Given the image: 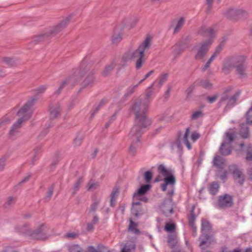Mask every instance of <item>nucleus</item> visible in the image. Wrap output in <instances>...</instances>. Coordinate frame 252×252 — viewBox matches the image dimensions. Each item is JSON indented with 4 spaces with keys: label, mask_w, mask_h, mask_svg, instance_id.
<instances>
[{
    "label": "nucleus",
    "mask_w": 252,
    "mask_h": 252,
    "mask_svg": "<svg viewBox=\"0 0 252 252\" xmlns=\"http://www.w3.org/2000/svg\"><path fill=\"white\" fill-rule=\"evenodd\" d=\"M214 164L219 168H222L225 164V160L220 156H216L214 158Z\"/></svg>",
    "instance_id": "nucleus-21"
},
{
    "label": "nucleus",
    "mask_w": 252,
    "mask_h": 252,
    "mask_svg": "<svg viewBox=\"0 0 252 252\" xmlns=\"http://www.w3.org/2000/svg\"><path fill=\"white\" fill-rule=\"evenodd\" d=\"M158 173L164 177H166L173 174L172 171L171 170L166 168L162 164L158 166Z\"/></svg>",
    "instance_id": "nucleus-18"
},
{
    "label": "nucleus",
    "mask_w": 252,
    "mask_h": 252,
    "mask_svg": "<svg viewBox=\"0 0 252 252\" xmlns=\"http://www.w3.org/2000/svg\"><path fill=\"white\" fill-rule=\"evenodd\" d=\"M97 221H98V218H97V217L95 216L94 218L92 223L94 224H95L97 222Z\"/></svg>",
    "instance_id": "nucleus-63"
},
{
    "label": "nucleus",
    "mask_w": 252,
    "mask_h": 252,
    "mask_svg": "<svg viewBox=\"0 0 252 252\" xmlns=\"http://www.w3.org/2000/svg\"><path fill=\"white\" fill-rule=\"evenodd\" d=\"M152 94V92H148L146 95L145 101L142 102L141 100L133 102L131 110L135 115V125L130 130L128 137L131 140L132 143L129 149V152L134 155L137 149V143L139 142L140 137L143 132L144 128L150 125L151 121L146 117V112Z\"/></svg>",
    "instance_id": "nucleus-1"
},
{
    "label": "nucleus",
    "mask_w": 252,
    "mask_h": 252,
    "mask_svg": "<svg viewBox=\"0 0 252 252\" xmlns=\"http://www.w3.org/2000/svg\"><path fill=\"white\" fill-rule=\"evenodd\" d=\"M249 175L251 179H252V168L250 169L249 171Z\"/></svg>",
    "instance_id": "nucleus-64"
},
{
    "label": "nucleus",
    "mask_w": 252,
    "mask_h": 252,
    "mask_svg": "<svg viewBox=\"0 0 252 252\" xmlns=\"http://www.w3.org/2000/svg\"><path fill=\"white\" fill-rule=\"evenodd\" d=\"M248 13L243 9H237V18L244 19L247 18Z\"/></svg>",
    "instance_id": "nucleus-23"
},
{
    "label": "nucleus",
    "mask_w": 252,
    "mask_h": 252,
    "mask_svg": "<svg viewBox=\"0 0 252 252\" xmlns=\"http://www.w3.org/2000/svg\"><path fill=\"white\" fill-rule=\"evenodd\" d=\"M151 188L150 185H145L142 186L138 189L137 192L134 194V201L133 202V206L131 209L132 213L137 217L140 215L141 212V207L139 202L135 201V200H139L144 202H147V198L143 196Z\"/></svg>",
    "instance_id": "nucleus-7"
},
{
    "label": "nucleus",
    "mask_w": 252,
    "mask_h": 252,
    "mask_svg": "<svg viewBox=\"0 0 252 252\" xmlns=\"http://www.w3.org/2000/svg\"><path fill=\"white\" fill-rule=\"evenodd\" d=\"M233 200L231 195L224 194L219 196L218 206L220 208H229L232 206Z\"/></svg>",
    "instance_id": "nucleus-14"
},
{
    "label": "nucleus",
    "mask_w": 252,
    "mask_h": 252,
    "mask_svg": "<svg viewBox=\"0 0 252 252\" xmlns=\"http://www.w3.org/2000/svg\"><path fill=\"white\" fill-rule=\"evenodd\" d=\"M53 193V189L52 188H50L47 192V195L45 197V199L47 200H48L50 199V197L52 195Z\"/></svg>",
    "instance_id": "nucleus-52"
},
{
    "label": "nucleus",
    "mask_w": 252,
    "mask_h": 252,
    "mask_svg": "<svg viewBox=\"0 0 252 252\" xmlns=\"http://www.w3.org/2000/svg\"><path fill=\"white\" fill-rule=\"evenodd\" d=\"M153 174L150 171H146L144 173V179L147 183H150L152 180Z\"/></svg>",
    "instance_id": "nucleus-39"
},
{
    "label": "nucleus",
    "mask_w": 252,
    "mask_h": 252,
    "mask_svg": "<svg viewBox=\"0 0 252 252\" xmlns=\"http://www.w3.org/2000/svg\"><path fill=\"white\" fill-rule=\"evenodd\" d=\"M14 202L15 199L13 197H10L7 199V200L5 204V207H8Z\"/></svg>",
    "instance_id": "nucleus-49"
},
{
    "label": "nucleus",
    "mask_w": 252,
    "mask_h": 252,
    "mask_svg": "<svg viewBox=\"0 0 252 252\" xmlns=\"http://www.w3.org/2000/svg\"><path fill=\"white\" fill-rule=\"evenodd\" d=\"M183 51V50L177 45L174 46L172 47V53L173 56L176 57L177 56L180 55Z\"/></svg>",
    "instance_id": "nucleus-32"
},
{
    "label": "nucleus",
    "mask_w": 252,
    "mask_h": 252,
    "mask_svg": "<svg viewBox=\"0 0 252 252\" xmlns=\"http://www.w3.org/2000/svg\"><path fill=\"white\" fill-rule=\"evenodd\" d=\"M0 62L1 63L6 65L8 66H14L17 65V60L10 57H2L1 59Z\"/></svg>",
    "instance_id": "nucleus-17"
},
{
    "label": "nucleus",
    "mask_w": 252,
    "mask_h": 252,
    "mask_svg": "<svg viewBox=\"0 0 252 252\" xmlns=\"http://www.w3.org/2000/svg\"><path fill=\"white\" fill-rule=\"evenodd\" d=\"M158 72L156 70H152L149 71L148 73H147L145 76L144 79H147L148 78L151 77V78H154L156 77V74H158Z\"/></svg>",
    "instance_id": "nucleus-41"
},
{
    "label": "nucleus",
    "mask_w": 252,
    "mask_h": 252,
    "mask_svg": "<svg viewBox=\"0 0 252 252\" xmlns=\"http://www.w3.org/2000/svg\"><path fill=\"white\" fill-rule=\"evenodd\" d=\"M226 177L227 173L226 172H225L223 175L220 176V179L222 180H224L226 178Z\"/></svg>",
    "instance_id": "nucleus-60"
},
{
    "label": "nucleus",
    "mask_w": 252,
    "mask_h": 252,
    "mask_svg": "<svg viewBox=\"0 0 252 252\" xmlns=\"http://www.w3.org/2000/svg\"><path fill=\"white\" fill-rule=\"evenodd\" d=\"M211 227V225L208 220L205 219L202 220V234L200 237L201 241L200 247L201 249H206L211 243V238L208 235Z\"/></svg>",
    "instance_id": "nucleus-9"
},
{
    "label": "nucleus",
    "mask_w": 252,
    "mask_h": 252,
    "mask_svg": "<svg viewBox=\"0 0 252 252\" xmlns=\"http://www.w3.org/2000/svg\"><path fill=\"white\" fill-rule=\"evenodd\" d=\"M36 99L32 98L26 102L18 112L19 119L13 125L9 134L12 135L14 134L16 129L19 128L22 124L29 120L33 113V106L35 104Z\"/></svg>",
    "instance_id": "nucleus-4"
},
{
    "label": "nucleus",
    "mask_w": 252,
    "mask_h": 252,
    "mask_svg": "<svg viewBox=\"0 0 252 252\" xmlns=\"http://www.w3.org/2000/svg\"><path fill=\"white\" fill-rule=\"evenodd\" d=\"M200 137V135L199 133L196 131H193L190 135V130L189 128H187L186 130L185 133L183 136L182 139L180 138H178L172 144L173 148H177L178 150H180L182 148V141L183 143L186 145L187 147L189 150L191 149V144L189 143V138H190L191 141L192 142H195L197 139H198Z\"/></svg>",
    "instance_id": "nucleus-8"
},
{
    "label": "nucleus",
    "mask_w": 252,
    "mask_h": 252,
    "mask_svg": "<svg viewBox=\"0 0 252 252\" xmlns=\"http://www.w3.org/2000/svg\"><path fill=\"white\" fill-rule=\"evenodd\" d=\"M236 12L237 9L229 8L226 12V15L230 18L235 19L237 18Z\"/></svg>",
    "instance_id": "nucleus-28"
},
{
    "label": "nucleus",
    "mask_w": 252,
    "mask_h": 252,
    "mask_svg": "<svg viewBox=\"0 0 252 252\" xmlns=\"http://www.w3.org/2000/svg\"><path fill=\"white\" fill-rule=\"evenodd\" d=\"M92 67V62L86 59H84L78 67L73 68L71 70L70 76L76 78L90 77L95 72Z\"/></svg>",
    "instance_id": "nucleus-6"
},
{
    "label": "nucleus",
    "mask_w": 252,
    "mask_h": 252,
    "mask_svg": "<svg viewBox=\"0 0 252 252\" xmlns=\"http://www.w3.org/2000/svg\"><path fill=\"white\" fill-rule=\"evenodd\" d=\"M169 73L168 72L164 71L162 72L159 76V79H166L168 77H169Z\"/></svg>",
    "instance_id": "nucleus-51"
},
{
    "label": "nucleus",
    "mask_w": 252,
    "mask_h": 252,
    "mask_svg": "<svg viewBox=\"0 0 252 252\" xmlns=\"http://www.w3.org/2000/svg\"><path fill=\"white\" fill-rule=\"evenodd\" d=\"M98 185L95 183L90 182L88 184V189L89 190H93L96 189Z\"/></svg>",
    "instance_id": "nucleus-48"
},
{
    "label": "nucleus",
    "mask_w": 252,
    "mask_h": 252,
    "mask_svg": "<svg viewBox=\"0 0 252 252\" xmlns=\"http://www.w3.org/2000/svg\"><path fill=\"white\" fill-rule=\"evenodd\" d=\"M199 33L208 38L204 41L201 42L194 47L196 60L203 59L208 52L216 35V31L212 27H202L199 30Z\"/></svg>",
    "instance_id": "nucleus-2"
},
{
    "label": "nucleus",
    "mask_w": 252,
    "mask_h": 252,
    "mask_svg": "<svg viewBox=\"0 0 252 252\" xmlns=\"http://www.w3.org/2000/svg\"><path fill=\"white\" fill-rule=\"evenodd\" d=\"M236 71L237 74L240 75V77H248L245 73V69L243 64L236 66Z\"/></svg>",
    "instance_id": "nucleus-25"
},
{
    "label": "nucleus",
    "mask_w": 252,
    "mask_h": 252,
    "mask_svg": "<svg viewBox=\"0 0 252 252\" xmlns=\"http://www.w3.org/2000/svg\"><path fill=\"white\" fill-rule=\"evenodd\" d=\"M5 76V72L3 71V70L0 67V77H4Z\"/></svg>",
    "instance_id": "nucleus-61"
},
{
    "label": "nucleus",
    "mask_w": 252,
    "mask_h": 252,
    "mask_svg": "<svg viewBox=\"0 0 252 252\" xmlns=\"http://www.w3.org/2000/svg\"><path fill=\"white\" fill-rule=\"evenodd\" d=\"M71 16L67 17L63 20L56 27H53L50 30V31L46 33L47 36H50L56 35L63 29L66 27L70 20Z\"/></svg>",
    "instance_id": "nucleus-13"
},
{
    "label": "nucleus",
    "mask_w": 252,
    "mask_h": 252,
    "mask_svg": "<svg viewBox=\"0 0 252 252\" xmlns=\"http://www.w3.org/2000/svg\"><path fill=\"white\" fill-rule=\"evenodd\" d=\"M121 247V252H131V251L135 249V245L132 242H127L124 246L123 244H122Z\"/></svg>",
    "instance_id": "nucleus-22"
},
{
    "label": "nucleus",
    "mask_w": 252,
    "mask_h": 252,
    "mask_svg": "<svg viewBox=\"0 0 252 252\" xmlns=\"http://www.w3.org/2000/svg\"><path fill=\"white\" fill-rule=\"evenodd\" d=\"M248 160H252V146H249L247 148V154L246 158Z\"/></svg>",
    "instance_id": "nucleus-40"
},
{
    "label": "nucleus",
    "mask_w": 252,
    "mask_h": 252,
    "mask_svg": "<svg viewBox=\"0 0 252 252\" xmlns=\"http://www.w3.org/2000/svg\"><path fill=\"white\" fill-rule=\"evenodd\" d=\"M83 140V136L82 135L77 136L74 140V146H79L81 145Z\"/></svg>",
    "instance_id": "nucleus-35"
},
{
    "label": "nucleus",
    "mask_w": 252,
    "mask_h": 252,
    "mask_svg": "<svg viewBox=\"0 0 252 252\" xmlns=\"http://www.w3.org/2000/svg\"><path fill=\"white\" fill-rule=\"evenodd\" d=\"M45 89H46V88L45 87H41L39 88L37 90V94L42 93L43 92H44V91L45 90Z\"/></svg>",
    "instance_id": "nucleus-57"
},
{
    "label": "nucleus",
    "mask_w": 252,
    "mask_h": 252,
    "mask_svg": "<svg viewBox=\"0 0 252 252\" xmlns=\"http://www.w3.org/2000/svg\"><path fill=\"white\" fill-rule=\"evenodd\" d=\"M201 85L203 88L206 89H210L212 88L213 85L209 80H202Z\"/></svg>",
    "instance_id": "nucleus-34"
},
{
    "label": "nucleus",
    "mask_w": 252,
    "mask_h": 252,
    "mask_svg": "<svg viewBox=\"0 0 252 252\" xmlns=\"http://www.w3.org/2000/svg\"><path fill=\"white\" fill-rule=\"evenodd\" d=\"M11 250V247L9 246H5L3 248L0 252H10Z\"/></svg>",
    "instance_id": "nucleus-55"
},
{
    "label": "nucleus",
    "mask_w": 252,
    "mask_h": 252,
    "mask_svg": "<svg viewBox=\"0 0 252 252\" xmlns=\"http://www.w3.org/2000/svg\"><path fill=\"white\" fill-rule=\"evenodd\" d=\"M229 170L231 172L234 177L238 180V182L241 185L245 180V177L242 172L238 170L236 165H232L229 167Z\"/></svg>",
    "instance_id": "nucleus-15"
},
{
    "label": "nucleus",
    "mask_w": 252,
    "mask_h": 252,
    "mask_svg": "<svg viewBox=\"0 0 252 252\" xmlns=\"http://www.w3.org/2000/svg\"><path fill=\"white\" fill-rule=\"evenodd\" d=\"M114 64H111L110 65H108L106 66L103 71V73L105 75L107 74L109 72H110L114 68Z\"/></svg>",
    "instance_id": "nucleus-44"
},
{
    "label": "nucleus",
    "mask_w": 252,
    "mask_h": 252,
    "mask_svg": "<svg viewBox=\"0 0 252 252\" xmlns=\"http://www.w3.org/2000/svg\"><path fill=\"white\" fill-rule=\"evenodd\" d=\"M82 183V179H79L74 184L73 189L72 193L74 194L79 189L81 183Z\"/></svg>",
    "instance_id": "nucleus-42"
},
{
    "label": "nucleus",
    "mask_w": 252,
    "mask_h": 252,
    "mask_svg": "<svg viewBox=\"0 0 252 252\" xmlns=\"http://www.w3.org/2000/svg\"><path fill=\"white\" fill-rule=\"evenodd\" d=\"M127 24V21L124 20L115 30L114 33L112 36V41L113 44H118L122 39L123 33L122 31L125 29Z\"/></svg>",
    "instance_id": "nucleus-11"
},
{
    "label": "nucleus",
    "mask_w": 252,
    "mask_h": 252,
    "mask_svg": "<svg viewBox=\"0 0 252 252\" xmlns=\"http://www.w3.org/2000/svg\"><path fill=\"white\" fill-rule=\"evenodd\" d=\"M222 46L221 44L219 45L216 49L214 53L211 57L215 60V59L220 54V52L222 50Z\"/></svg>",
    "instance_id": "nucleus-36"
},
{
    "label": "nucleus",
    "mask_w": 252,
    "mask_h": 252,
    "mask_svg": "<svg viewBox=\"0 0 252 252\" xmlns=\"http://www.w3.org/2000/svg\"><path fill=\"white\" fill-rule=\"evenodd\" d=\"M70 252H81L82 249L78 245H73L70 248Z\"/></svg>",
    "instance_id": "nucleus-45"
},
{
    "label": "nucleus",
    "mask_w": 252,
    "mask_h": 252,
    "mask_svg": "<svg viewBox=\"0 0 252 252\" xmlns=\"http://www.w3.org/2000/svg\"><path fill=\"white\" fill-rule=\"evenodd\" d=\"M138 226L137 223L133 222L131 220H130V224L129 225L128 229L134 234H139L140 231L137 228Z\"/></svg>",
    "instance_id": "nucleus-24"
},
{
    "label": "nucleus",
    "mask_w": 252,
    "mask_h": 252,
    "mask_svg": "<svg viewBox=\"0 0 252 252\" xmlns=\"http://www.w3.org/2000/svg\"><path fill=\"white\" fill-rule=\"evenodd\" d=\"M203 113L202 110H197L192 113L191 116V119L192 120H197L199 118L203 117Z\"/></svg>",
    "instance_id": "nucleus-30"
},
{
    "label": "nucleus",
    "mask_w": 252,
    "mask_h": 252,
    "mask_svg": "<svg viewBox=\"0 0 252 252\" xmlns=\"http://www.w3.org/2000/svg\"><path fill=\"white\" fill-rule=\"evenodd\" d=\"M87 252H99L98 250L93 246H89L87 249Z\"/></svg>",
    "instance_id": "nucleus-54"
},
{
    "label": "nucleus",
    "mask_w": 252,
    "mask_h": 252,
    "mask_svg": "<svg viewBox=\"0 0 252 252\" xmlns=\"http://www.w3.org/2000/svg\"><path fill=\"white\" fill-rule=\"evenodd\" d=\"M235 137V132H228L226 133L225 142L221 145L220 151L222 155H228L231 153L230 144L233 140Z\"/></svg>",
    "instance_id": "nucleus-10"
},
{
    "label": "nucleus",
    "mask_w": 252,
    "mask_h": 252,
    "mask_svg": "<svg viewBox=\"0 0 252 252\" xmlns=\"http://www.w3.org/2000/svg\"><path fill=\"white\" fill-rule=\"evenodd\" d=\"M5 165V160L4 158L0 159V170H2Z\"/></svg>",
    "instance_id": "nucleus-53"
},
{
    "label": "nucleus",
    "mask_w": 252,
    "mask_h": 252,
    "mask_svg": "<svg viewBox=\"0 0 252 252\" xmlns=\"http://www.w3.org/2000/svg\"><path fill=\"white\" fill-rule=\"evenodd\" d=\"M232 66L233 65L230 61H226L223 64L222 68L223 71L225 73H227L229 70L231 69L232 67Z\"/></svg>",
    "instance_id": "nucleus-33"
},
{
    "label": "nucleus",
    "mask_w": 252,
    "mask_h": 252,
    "mask_svg": "<svg viewBox=\"0 0 252 252\" xmlns=\"http://www.w3.org/2000/svg\"><path fill=\"white\" fill-rule=\"evenodd\" d=\"M219 189L220 185L218 183L213 182L210 184L208 190L212 195H215L218 192Z\"/></svg>",
    "instance_id": "nucleus-20"
},
{
    "label": "nucleus",
    "mask_w": 252,
    "mask_h": 252,
    "mask_svg": "<svg viewBox=\"0 0 252 252\" xmlns=\"http://www.w3.org/2000/svg\"><path fill=\"white\" fill-rule=\"evenodd\" d=\"M218 98V95L215 94L211 96H208L207 100L210 103H213L215 102Z\"/></svg>",
    "instance_id": "nucleus-47"
},
{
    "label": "nucleus",
    "mask_w": 252,
    "mask_h": 252,
    "mask_svg": "<svg viewBox=\"0 0 252 252\" xmlns=\"http://www.w3.org/2000/svg\"><path fill=\"white\" fill-rule=\"evenodd\" d=\"M32 223H26L18 227L17 231L31 239L43 240L46 238L43 224H40L35 229L32 228Z\"/></svg>",
    "instance_id": "nucleus-5"
},
{
    "label": "nucleus",
    "mask_w": 252,
    "mask_h": 252,
    "mask_svg": "<svg viewBox=\"0 0 252 252\" xmlns=\"http://www.w3.org/2000/svg\"><path fill=\"white\" fill-rule=\"evenodd\" d=\"M49 111L51 119L57 118L60 116L61 112L60 104L58 103L51 104L49 107Z\"/></svg>",
    "instance_id": "nucleus-16"
},
{
    "label": "nucleus",
    "mask_w": 252,
    "mask_h": 252,
    "mask_svg": "<svg viewBox=\"0 0 252 252\" xmlns=\"http://www.w3.org/2000/svg\"><path fill=\"white\" fill-rule=\"evenodd\" d=\"M230 90H231V89L229 88V89H227L224 91V92L223 94V96H222V97L221 98L220 102L224 101L228 98V94Z\"/></svg>",
    "instance_id": "nucleus-46"
},
{
    "label": "nucleus",
    "mask_w": 252,
    "mask_h": 252,
    "mask_svg": "<svg viewBox=\"0 0 252 252\" xmlns=\"http://www.w3.org/2000/svg\"><path fill=\"white\" fill-rule=\"evenodd\" d=\"M240 135L243 138H246L248 137L249 135V132L248 128L246 126V125L242 124L241 126Z\"/></svg>",
    "instance_id": "nucleus-27"
},
{
    "label": "nucleus",
    "mask_w": 252,
    "mask_h": 252,
    "mask_svg": "<svg viewBox=\"0 0 252 252\" xmlns=\"http://www.w3.org/2000/svg\"><path fill=\"white\" fill-rule=\"evenodd\" d=\"M163 181L164 183L161 185L162 190L165 191L167 187L169 186V188H171V190L168 192V194L172 196L174 193L173 186L176 183L175 177L173 176V174H172L171 175L164 177Z\"/></svg>",
    "instance_id": "nucleus-12"
},
{
    "label": "nucleus",
    "mask_w": 252,
    "mask_h": 252,
    "mask_svg": "<svg viewBox=\"0 0 252 252\" xmlns=\"http://www.w3.org/2000/svg\"><path fill=\"white\" fill-rule=\"evenodd\" d=\"M247 123L248 124H252V107L247 113Z\"/></svg>",
    "instance_id": "nucleus-43"
},
{
    "label": "nucleus",
    "mask_w": 252,
    "mask_h": 252,
    "mask_svg": "<svg viewBox=\"0 0 252 252\" xmlns=\"http://www.w3.org/2000/svg\"><path fill=\"white\" fill-rule=\"evenodd\" d=\"M175 228V225L173 223H167L165 226V230L167 232H172Z\"/></svg>",
    "instance_id": "nucleus-37"
},
{
    "label": "nucleus",
    "mask_w": 252,
    "mask_h": 252,
    "mask_svg": "<svg viewBox=\"0 0 252 252\" xmlns=\"http://www.w3.org/2000/svg\"><path fill=\"white\" fill-rule=\"evenodd\" d=\"M185 24V19L184 18H181L178 20L176 27L175 28L174 32H179L181 28L183 27Z\"/></svg>",
    "instance_id": "nucleus-31"
},
{
    "label": "nucleus",
    "mask_w": 252,
    "mask_h": 252,
    "mask_svg": "<svg viewBox=\"0 0 252 252\" xmlns=\"http://www.w3.org/2000/svg\"><path fill=\"white\" fill-rule=\"evenodd\" d=\"M152 39L151 36H147L135 50L128 51L124 58H126V60L137 59L136 67L137 69L140 68L145 62L144 57L151 48Z\"/></svg>",
    "instance_id": "nucleus-3"
},
{
    "label": "nucleus",
    "mask_w": 252,
    "mask_h": 252,
    "mask_svg": "<svg viewBox=\"0 0 252 252\" xmlns=\"http://www.w3.org/2000/svg\"><path fill=\"white\" fill-rule=\"evenodd\" d=\"M75 236H76V234L73 233H67L66 234V236L68 238H74Z\"/></svg>",
    "instance_id": "nucleus-58"
},
{
    "label": "nucleus",
    "mask_w": 252,
    "mask_h": 252,
    "mask_svg": "<svg viewBox=\"0 0 252 252\" xmlns=\"http://www.w3.org/2000/svg\"><path fill=\"white\" fill-rule=\"evenodd\" d=\"M119 194V190L118 188H114L111 194L110 205L113 207L115 205L116 200Z\"/></svg>",
    "instance_id": "nucleus-19"
},
{
    "label": "nucleus",
    "mask_w": 252,
    "mask_h": 252,
    "mask_svg": "<svg viewBox=\"0 0 252 252\" xmlns=\"http://www.w3.org/2000/svg\"><path fill=\"white\" fill-rule=\"evenodd\" d=\"M12 119L9 115H6L0 119V127H1L9 124Z\"/></svg>",
    "instance_id": "nucleus-26"
},
{
    "label": "nucleus",
    "mask_w": 252,
    "mask_h": 252,
    "mask_svg": "<svg viewBox=\"0 0 252 252\" xmlns=\"http://www.w3.org/2000/svg\"><path fill=\"white\" fill-rule=\"evenodd\" d=\"M214 60L213 58L210 57L208 62L206 63L205 65L203 67L202 70L203 71L206 70L209 66L211 63Z\"/></svg>",
    "instance_id": "nucleus-50"
},
{
    "label": "nucleus",
    "mask_w": 252,
    "mask_h": 252,
    "mask_svg": "<svg viewBox=\"0 0 252 252\" xmlns=\"http://www.w3.org/2000/svg\"><path fill=\"white\" fill-rule=\"evenodd\" d=\"M169 244L171 247H173L176 245L177 243V237L175 234H170L168 236V241Z\"/></svg>",
    "instance_id": "nucleus-29"
},
{
    "label": "nucleus",
    "mask_w": 252,
    "mask_h": 252,
    "mask_svg": "<svg viewBox=\"0 0 252 252\" xmlns=\"http://www.w3.org/2000/svg\"><path fill=\"white\" fill-rule=\"evenodd\" d=\"M97 206V203H94L92 205V207H91V210L93 211H94L95 209V208H96Z\"/></svg>",
    "instance_id": "nucleus-62"
},
{
    "label": "nucleus",
    "mask_w": 252,
    "mask_h": 252,
    "mask_svg": "<svg viewBox=\"0 0 252 252\" xmlns=\"http://www.w3.org/2000/svg\"><path fill=\"white\" fill-rule=\"evenodd\" d=\"M83 81L81 82L85 86H88L91 83H92V80H82Z\"/></svg>",
    "instance_id": "nucleus-56"
},
{
    "label": "nucleus",
    "mask_w": 252,
    "mask_h": 252,
    "mask_svg": "<svg viewBox=\"0 0 252 252\" xmlns=\"http://www.w3.org/2000/svg\"><path fill=\"white\" fill-rule=\"evenodd\" d=\"M94 224L93 223H89L88 224L87 229L89 230H92L94 228Z\"/></svg>",
    "instance_id": "nucleus-59"
},
{
    "label": "nucleus",
    "mask_w": 252,
    "mask_h": 252,
    "mask_svg": "<svg viewBox=\"0 0 252 252\" xmlns=\"http://www.w3.org/2000/svg\"><path fill=\"white\" fill-rule=\"evenodd\" d=\"M239 93H236L234 95L232 96L228 100V104L229 105H234L237 100L238 96L239 95Z\"/></svg>",
    "instance_id": "nucleus-38"
}]
</instances>
